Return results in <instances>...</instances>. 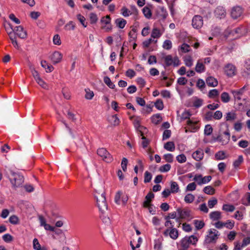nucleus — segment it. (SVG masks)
Listing matches in <instances>:
<instances>
[{"label":"nucleus","mask_w":250,"mask_h":250,"mask_svg":"<svg viewBox=\"0 0 250 250\" xmlns=\"http://www.w3.org/2000/svg\"><path fill=\"white\" fill-rule=\"evenodd\" d=\"M247 32L246 27L243 25H240L234 29H231L229 27L224 32L223 36L226 39L229 38L230 40H233L245 35Z\"/></svg>","instance_id":"nucleus-1"},{"label":"nucleus","mask_w":250,"mask_h":250,"mask_svg":"<svg viewBox=\"0 0 250 250\" xmlns=\"http://www.w3.org/2000/svg\"><path fill=\"white\" fill-rule=\"evenodd\" d=\"M95 197L97 201V205L99 210L104 213L107 209V204L105 199V192L103 189H100L96 191Z\"/></svg>","instance_id":"nucleus-2"},{"label":"nucleus","mask_w":250,"mask_h":250,"mask_svg":"<svg viewBox=\"0 0 250 250\" xmlns=\"http://www.w3.org/2000/svg\"><path fill=\"white\" fill-rule=\"evenodd\" d=\"M8 175L9 179L14 188H17L22 185L24 182V178L12 170H9Z\"/></svg>","instance_id":"nucleus-3"},{"label":"nucleus","mask_w":250,"mask_h":250,"mask_svg":"<svg viewBox=\"0 0 250 250\" xmlns=\"http://www.w3.org/2000/svg\"><path fill=\"white\" fill-rule=\"evenodd\" d=\"M31 72L37 83L42 88L47 89L48 88V84L40 77L38 72L35 69H33Z\"/></svg>","instance_id":"nucleus-4"},{"label":"nucleus","mask_w":250,"mask_h":250,"mask_svg":"<svg viewBox=\"0 0 250 250\" xmlns=\"http://www.w3.org/2000/svg\"><path fill=\"white\" fill-rule=\"evenodd\" d=\"M97 154L102 158L103 160L109 163L113 161V158L111 154L104 148H100L97 150Z\"/></svg>","instance_id":"nucleus-5"},{"label":"nucleus","mask_w":250,"mask_h":250,"mask_svg":"<svg viewBox=\"0 0 250 250\" xmlns=\"http://www.w3.org/2000/svg\"><path fill=\"white\" fill-rule=\"evenodd\" d=\"M181 119L186 121L188 125H195L198 124L199 121L191 117V114L188 111H185L181 115Z\"/></svg>","instance_id":"nucleus-6"},{"label":"nucleus","mask_w":250,"mask_h":250,"mask_svg":"<svg viewBox=\"0 0 250 250\" xmlns=\"http://www.w3.org/2000/svg\"><path fill=\"white\" fill-rule=\"evenodd\" d=\"M224 72L228 77H232L236 74V68L232 63H228L224 67Z\"/></svg>","instance_id":"nucleus-7"},{"label":"nucleus","mask_w":250,"mask_h":250,"mask_svg":"<svg viewBox=\"0 0 250 250\" xmlns=\"http://www.w3.org/2000/svg\"><path fill=\"white\" fill-rule=\"evenodd\" d=\"M218 231L215 229H210L205 240V242L209 244L215 241L218 239Z\"/></svg>","instance_id":"nucleus-8"},{"label":"nucleus","mask_w":250,"mask_h":250,"mask_svg":"<svg viewBox=\"0 0 250 250\" xmlns=\"http://www.w3.org/2000/svg\"><path fill=\"white\" fill-rule=\"evenodd\" d=\"M164 60L167 66H178L180 64V61L177 57L173 58L171 55H167L164 58Z\"/></svg>","instance_id":"nucleus-9"},{"label":"nucleus","mask_w":250,"mask_h":250,"mask_svg":"<svg viewBox=\"0 0 250 250\" xmlns=\"http://www.w3.org/2000/svg\"><path fill=\"white\" fill-rule=\"evenodd\" d=\"M203 25V18L201 16L195 15L193 17L192 21V25L195 29H199Z\"/></svg>","instance_id":"nucleus-10"},{"label":"nucleus","mask_w":250,"mask_h":250,"mask_svg":"<svg viewBox=\"0 0 250 250\" xmlns=\"http://www.w3.org/2000/svg\"><path fill=\"white\" fill-rule=\"evenodd\" d=\"M230 139V134L228 131L223 132V134H220L217 137V140L222 142V144H227Z\"/></svg>","instance_id":"nucleus-11"},{"label":"nucleus","mask_w":250,"mask_h":250,"mask_svg":"<svg viewBox=\"0 0 250 250\" xmlns=\"http://www.w3.org/2000/svg\"><path fill=\"white\" fill-rule=\"evenodd\" d=\"M243 10L241 7H234L231 12V16L234 19H236L241 17L243 14Z\"/></svg>","instance_id":"nucleus-12"},{"label":"nucleus","mask_w":250,"mask_h":250,"mask_svg":"<svg viewBox=\"0 0 250 250\" xmlns=\"http://www.w3.org/2000/svg\"><path fill=\"white\" fill-rule=\"evenodd\" d=\"M17 35L21 39H26L27 38V33L21 26H16L14 30Z\"/></svg>","instance_id":"nucleus-13"},{"label":"nucleus","mask_w":250,"mask_h":250,"mask_svg":"<svg viewBox=\"0 0 250 250\" xmlns=\"http://www.w3.org/2000/svg\"><path fill=\"white\" fill-rule=\"evenodd\" d=\"M62 58V54L59 51H55L50 56V59L54 64L60 62Z\"/></svg>","instance_id":"nucleus-14"},{"label":"nucleus","mask_w":250,"mask_h":250,"mask_svg":"<svg viewBox=\"0 0 250 250\" xmlns=\"http://www.w3.org/2000/svg\"><path fill=\"white\" fill-rule=\"evenodd\" d=\"M223 114L221 111L217 110L215 111L214 113L212 112H208L206 114V117L208 119H211L213 118L215 120H219L222 117Z\"/></svg>","instance_id":"nucleus-15"},{"label":"nucleus","mask_w":250,"mask_h":250,"mask_svg":"<svg viewBox=\"0 0 250 250\" xmlns=\"http://www.w3.org/2000/svg\"><path fill=\"white\" fill-rule=\"evenodd\" d=\"M237 118V114L235 111L231 110L224 115V119L227 122H233Z\"/></svg>","instance_id":"nucleus-16"},{"label":"nucleus","mask_w":250,"mask_h":250,"mask_svg":"<svg viewBox=\"0 0 250 250\" xmlns=\"http://www.w3.org/2000/svg\"><path fill=\"white\" fill-rule=\"evenodd\" d=\"M198 178L201 179V181H199L198 182V184L201 185L202 184H205L206 183L209 182L211 179V176H207L203 178L202 175L201 174L196 175L194 178H193V180L195 181H198Z\"/></svg>","instance_id":"nucleus-17"},{"label":"nucleus","mask_w":250,"mask_h":250,"mask_svg":"<svg viewBox=\"0 0 250 250\" xmlns=\"http://www.w3.org/2000/svg\"><path fill=\"white\" fill-rule=\"evenodd\" d=\"M164 30H161L157 27H154L152 30L151 37L153 39L159 38L163 34Z\"/></svg>","instance_id":"nucleus-18"},{"label":"nucleus","mask_w":250,"mask_h":250,"mask_svg":"<svg viewBox=\"0 0 250 250\" xmlns=\"http://www.w3.org/2000/svg\"><path fill=\"white\" fill-rule=\"evenodd\" d=\"M192 157L196 161H199L203 158L204 153L202 149H198L194 152L192 155Z\"/></svg>","instance_id":"nucleus-19"},{"label":"nucleus","mask_w":250,"mask_h":250,"mask_svg":"<svg viewBox=\"0 0 250 250\" xmlns=\"http://www.w3.org/2000/svg\"><path fill=\"white\" fill-rule=\"evenodd\" d=\"M195 70L198 73H202L205 71V66L203 60H199L195 66Z\"/></svg>","instance_id":"nucleus-20"},{"label":"nucleus","mask_w":250,"mask_h":250,"mask_svg":"<svg viewBox=\"0 0 250 250\" xmlns=\"http://www.w3.org/2000/svg\"><path fill=\"white\" fill-rule=\"evenodd\" d=\"M219 94L220 92L217 89H213L210 90L208 92V96L210 99H214L215 100H216L217 99H218Z\"/></svg>","instance_id":"nucleus-21"},{"label":"nucleus","mask_w":250,"mask_h":250,"mask_svg":"<svg viewBox=\"0 0 250 250\" xmlns=\"http://www.w3.org/2000/svg\"><path fill=\"white\" fill-rule=\"evenodd\" d=\"M133 12H131V11L125 7H123L121 10L122 15L125 17H128L134 13L137 12V10L136 8L133 9Z\"/></svg>","instance_id":"nucleus-22"},{"label":"nucleus","mask_w":250,"mask_h":250,"mask_svg":"<svg viewBox=\"0 0 250 250\" xmlns=\"http://www.w3.org/2000/svg\"><path fill=\"white\" fill-rule=\"evenodd\" d=\"M206 83L210 87H215L218 85L217 80L213 77H208Z\"/></svg>","instance_id":"nucleus-23"},{"label":"nucleus","mask_w":250,"mask_h":250,"mask_svg":"<svg viewBox=\"0 0 250 250\" xmlns=\"http://www.w3.org/2000/svg\"><path fill=\"white\" fill-rule=\"evenodd\" d=\"M41 65L43 67L47 73L51 72L54 70V67L51 64L48 63L45 61H41Z\"/></svg>","instance_id":"nucleus-24"},{"label":"nucleus","mask_w":250,"mask_h":250,"mask_svg":"<svg viewBox=\"0 0 250 250\" xmlns=\"http://www.w3.org/2000/svg\"><path fill=\"white\" fill-rule=\"evenodd\" d=\"M151 120L153 124L159 125L162 121V117L160 114H156L151 117Z\"/></svg>","instance_id":"nucleus-25"},{"label":"nucleus","mask_w":250,"mask_h":250,"mask_svg":"<svg viewBox=\"0 0 250 250\" xmlns=\"http://www.w3.org/2000/svg\"><path fill=\"white\" fill-rule=\"evenodd\" d=\"M115 23L116 25L120 28H123L126 24V21L124 19L119 18L116 20Z\"/></svg>","instance_id":"nucleus-26"},{"label":"nucleus","mask_w":250,"mask_h":250,"mask_svg":"<svg viewBox=\"0 0 250 250\" xmlns=\"http://www.w3.org/2000/svg\"><path fill=\"white\" fill-rule=\"evenodd\" d=\"M209 217L213 220H218L221 218V212L218 211H213L210 213Z\"/></svg>","instance_id":"nucleus-27"},{"label":"nucleus","mask_w":250,"mask_h":250,"mask_svg":"<svg viewBox=\"0 0 250 250\" xmlns=\"http://www.w3.org/2000/svg\"><path fill=\"white\" fill-rule=\"evenodd\" d=\"M231 93H232L235 99L240 100L241 96L243 93V89H240L237 90H232Z\"/></svg>","instance_id":"nucleus-28"},{"label":"nucleus","mask_w":250,"mask_h":250,"mask_svg":"<svg viewBox=\"0 0 250 250\" xmlns=\"http://www.w3.org/2000/svg\"><path fill=\"white\" fill-rule=\"evenodd\" d=\"M180 243V248L188 250L190 244L188 243V240L187 239V238L184 237L181 240Z\"/></svg>","instance_id":"nucleus-29"},{"label":"nucleus","mask_w":250,"mask_h":250,"mask_svg":"<svg viewBox=\"0 0 250 250\" xmlns=\"http://www.w3.org/2000/svg\"><path fill=\"white\" fill-rule=\"evenodd\" d=\"M221 99L222 102L227 103L229 102L230 97L227 92H224L221 95Z\"/></svg>","instance_id":"nucleus-30"},{"label":"nucleus","mask_w":250,"mask_h":250,"mask_svg":"<svg viewBox=\"0 0 250 250\" xmlns=\"http://www.w3.org/2000/svg\"><path fill=\"white\" fill-rule=\"evenodd\" d=\"M143 13L145 17L147 19H150L152 16V13L150 9L146 6H145L143 9Z\"/></svg>","instance_id":"nucleus-31"},{"label":"nucleus","mask_w":250,"mask_h":250,"mask_svg":"<svg viewBox=\"0 0 250 250\" xmlns=\"http://www.w3.org/2000/svg\"><path fill=\"white\" fill-rule=\"evenodd\" d=\"M164 148L170 151H173L175 149V145L173 142H168L164 145Z\"/></svg>","instance_id":"nucleus-32"},{"label":"nucleus","mask_w":250,"mask_h":250,"mask_svg":"<svg viewBox=\"0 0 250 250\" xmlns=\"http://www.w3.org/2000/svg\"><path fill=\"white\" fill-rule=\"evenodd\" d=\"M216 15L218 16L220 18H222L225 16L226 12L222 7H218L215 11Z\"/></svg>","instance_id":"nucleus-33"},{"label":"nucleus","mask_w":250,"mask_h":250,"mask_svg":"<svg viewBox=\"0 0 250 250\" xmlns=\"http://www.w3.org/2000/svg\"><path fill=\"white\" fill-rule=\"evenodd\" d=\"M186 66L191 67L193 65V60L190 56H186L184 59Z\"/></svg>","instance_id":"nucleus-34"},{"label":"nucleus","mask_w":250,"mask_h":250,"mask_svg":"<svg viewBox=\"0 0 250 250\" xmlns=\"http://www.w3.org/2000/svg\"><path fill=\"white\" fill-rule=\"evenodd\" d=\"M77 18L84 27H87V22H86V20L84 16L79 14L77 15Z\"/></svg>","instance_id":"nucleus-35"},{"label":"nucleus","mask_w":250,"mask_h":250,"mask_svg":"<svg viewBox=\"0 0 250 250\" xmlns=\"http://www.w3.org/2000/svg\"><path fill=\"white\" fill-rule=\"evenodd\" d=\"M85 98L87 100H91L94 97V92L89 88L85 89Z\"/></svg>","instance_id":"nucleus-36"},{"label":"nucleus","mask_w":250,"mask_h":250,"mask_svg":"<svg viewBox=\"0 0 250 250\" xmlns=\"http://www.w3.org/2000/svg\"><path fill=\"white\" fill-rule=\"evenodd\" d=\"M9 222L13 225H17L19 224L20 220L18 217L15 215H13L9 217Z\"/></svg>","instance_id":"nucleus-37"},{"label":"nucleus","mask_w":250,"mask_h":250,"mask_svg":"<svg viewBox=\"0 0 250 250\" xmlns=\"http://www.w3.org/2000/svg\"><path fill=\"white\" fill-rule=\"evenodd\" d=\"M104 83L110 88L113 89L115 87L114 84L111 82L110 79L106 76L104 78Z\"/></svg>","instance_id":"nucleus-38"},{"label":"nucleus","mask_w":250,"mask_h":250,"mask_svg":"<svg viewBox=\"0 0 250 250\" xmlns=\"http://www.w3.org/2000/svg\"><path fill=\"white\" fill-rule=\"evenodd\" d=\"M136 130L140 133L142 137L148 132L147 129L145 126H137Z\"/></svg>","instance_id":"nucleus-39"},{"label":"nucleus","mask_w":250,"mask_h":250,"mask_svg":"<svg viewBox=\"0 0 250 250\" xmlns=\"http://www.w3.org/2000/svg\"><path fill=\"white\" fill-rule=\"evenodd\" d=\"M89 20H90V22L91 24L96 23L98 20V18L97 17V15L95 13H90Z\"/></svg>","instance_id":"nucleus-40"},{"label":"nucleus","mask_w":250,"mask_h":250,"mask_svg":"<svg viewBox=\"0 0 250 250\" xmlns=\"http://www.w3.org/2000/svg\"><path fill=\"white\" fill-rule=\"evenodd\" d=\"M169 236L173 239H177L178 236V230L175 228H172L169 231Z\"/></svg>","instance_id":"nucleus-41"},{"label":"nucleus","mask_w":250,"mask_h":250,"mask_svg":"<svg viewBox=\"0 0 250 250\" xmlns=\"http://www.w3.org/2000/svg\"><path fill=\"white\" fill-rule=\"evenodd\" d=\"M155 107L159 110H162L164 108V104L162 100L158 99L154 104Z\"/></svg>","instance_id":"nucleus-42"},{"label":"nucleus","mask_w":250,"mask_h":250,"mask_svg":"<svg viewBox=\"0 0 250 250\" xmlns=\"http://www.w3.org/2000/svg\"><path fill=\"white\" fill-rule=\"evenodd\" d=\"M194 224L197 229H202L205 226L204 222L203 221L201 220L199 221L195 220L194 221Z\"/></svg>","instance_id":"nucleus-43"},{"label":"nucleus","mask_w":250,"mask_h":250,"mask_svg":"<svg viewBox=\"0 0 250 250\" xmlns=\"http://www.w3.org/2000/svg\"><path fill=\"white\" fill-rule=\"evenodd\" d=\"M156 42L157 40L155 41L152 39V38L151 37L150 38L145 41L143 42V45L144 47L147 48L152 43H156Z\"/></svg>","instance_id":"nucleus-44"},{"label":"nucleus","mask_w":250,"mask_h":250,"mask_svg":"<svg viewBox=\"0 0 250 250\" xmlns=\"http://www.w3.org/2000/svg\"><path fill=\"white\" fill-rule=\"evenodd\" d=\"M203 190L204 192L207 194L212 195L215 193L214 189L211 186L206 187L204 188Z\"/></svg>","instance_id":"nucleus-45"},{"label":"nucleus","mask_w":250,"mask_h":250,"mask_svg":"<svg viewBox=\"0 0 250 250\" xmlns=\"http://www.w3.org/2000/svg\"><path fill=\"white\" fill-rule=\"evenodd\" d=\"M222 208L226 211L232 212L234 210L235 207L232 205L225 204L223 205Z\"/></svg>","instance_id":"nucleus-46"},{"label":"nucleus","mask_w":250,"mask_h":250,"mask_svg":"<svg viewBox=\"0 0 250 250\" xmlns=\"http://www.w3.org/2000/svg\"><path fill=\"white\" fill-rule=\"evenodd\" d=\"M180 50L183 53H187L190 50V47L186 43H183L180 46Z\"/></svg>","instance_id":"nucleus-47"},{"label":"nucleus","mask_w":250,"mask_h":250,"mask_svg":"<svg viewBox=\"0 0 250 250\" xmlns=\"http://www.w3.org/2000/svg\"><path fill=\"white\" fill-rule=\"evenodd\" d=\"M185 132H196L198 129V126H186L185 127Z\"/></svg>","instance_id":"nucleus-48"},{"label":"nucleus","mask_w":250,"mask_h":250,"mask_svg":"<svg viewBox=\"0 0 250 250\" xmlns=\"http://www.w3.org/2000/svg\"><path fill=\"white\" fill-rule=\"evenodd\" d=\"M101 21L103 24H111V18L109 15H106V16L102 18Z\"/></svg>","instance_id":"nucleus-49"},{"label":"nucleus","mask_w":250,"mask_h":250,"mask_svg":"<svg viewBox=\"0 0 250 250\" xmlns=\"http://www.w3.org/2000/svg\"><path fill=\"white\" fill-rule=\"evenodd\" d=\"M179 191V186L175 182L171 183V191L172 193L178 192Z\"/></svg>","instance_id":"nucleus-50"},{"label":"nucleus","mask_w":250,"mask_h":250,"mask_svg":"<svg viewBox=\"0 0 250 250\" xmlns=\"http://www.w3.org/2000/svg\"><path fill=\"white\" fill-rule=\"evenodd\" d=\"M195 199V197L192 194L189 193L185 197V201L186 203H192Z\"/></svg>","instance_id":"nucleus-51"},{"label":"nucleus","mask_w":250,"mask_h":250,"mask_svg":"<svg viewBox=\"0 0 250 250\" xmlns=\"http://www.w3.org/2000/svg\"><path fill=\"white\" fill-rule=\"evenodd\" d=\"M188 240L189 244L195 245L198 241L197 238L194 235H191L189 237H185Z\"/></svg>","instance_id":"nucleus-52"},{"label":"nucleus","mask_w":250,"mask_h":250,"mask_svg":"<svg viewBox=\"0 0 250 250\" xmlns=\"http://www.w3.org/2000/svg\"><path fill=\"white\" fill-rule=\"evenodd\" d=\"M163 47L167 50H169L172 48V42L170 40H166L163 44Z\"/></svg>","instance_id":"nucleus-53"},{"label":"nucleus","mask_w":250,"mask_h":250,"mask_svg":"<svg viewBox=\"0 0 250 250\" xmlns=\"http://www.w3.org/2000/svg\"><path fill=\"white\" fill-rule=\"evenodd\" d=\"M152 178V174L148 171H146L145 173L144 182L145 183H149Z\"/></svg>","instance_id":"nucleus-54"},{"label":"nucleus","mask_w":250,"mask_h":250,"mask_svg":"<svg viewBox=\"0 0 250 250\" xmlns=\"http://www.w3.org/2000/svg\"><path fill=\"white\" fill-rule=\"evenodd\" d=\"M53 42L54 44L60 45L61 44V40L60 36L58 34H56L54 35Z\"/></svg>","instance_id":"nucleus-55"},{"label":"nucleus","mask_w":250,"mask_h":250,"mask_svg":"<svg viewBox=\"0 0 250 250\" xmlns=\"http://www.w3.org/2000/svg\"><path fill=\"white\" fill-rule=\"evenodd\" d=\"M215 157L217 160H223L225 158V153L224 151H220L215 154Z\"/></svg>","instance_id":"nucleus-56"},{"label":"nucleus","mask_w":250,"mask_h":250,"mask_svg":"<svg viewBox=\"0 0 250 250\" xmlns=\"http://www.w3.org/2000/svg\"><path fill=\"white\" fill-rule=\"evenodd\" d=\"M150 30V28L148 26L144 27L142 30V35L144 37L147 36L149 34Z\"/></svg>","instance_id":"nucleus-57"},{"label":"nucleus","mask_w":250,"mask_h":250,"mask_svg":"<svg viewBox=\"0 0 250 250\" xmlns=\"http://www.w3.org/2000/svg\"><path fill=\"white\" fill-rule=\"evenodd\" d=\"M171 166L169 164H166L161 166L159 168V170L161 172H167L170 169Z\"/></svg>","instance_id":"nucleus-58"},{"label":"nucleus","mask_w":250,"mask_h":250,"mask_svg":"<svg viewBox=\"0 0 250 250\" xmlns=\"http://www.w3.org/2000/svg\"><path fill=\"white\" fill-rule=\"evenodd\" d=\"M203 102V100L200 99H196L194 101L193 104V106L195 107H199L202 105Z\"/></svg>","instance_id":"nucleus-59"},{"label":"nucleus","mask_w":250,"mask_h":250,"mask_svg":"<svg viewBox=\"0 0 250 250\" xmlns=\"http://www.w3.org/2000/svg\"><path fill=\"white\" fill-rule=\"evenodd\" d=\"M135 72L133 69H128L125 73V75L127 77H129L130 78L134 77L135 76Z\"/></svg>","instance_id":"nucleus-60"},{"label":"nucleus","mask_w":250,"mask_h":250,"mask_svg":"<svg viewBox=\"0 0 250 250\" xmlns=\"http://www.w3.org/2000/svg\"><path fill=\"white\" fill-rule=\"evenodd\" d=\"M128 160L126 158H123L121 163V167L124 171L126 170Z\"/></svg>","instance_id":"nucleus-61"},{"label":"nucleus","mask_w":250,"mask_h":250,"mask_svg":"<svg viewBox=\"0 0 250 250\" xmlns=\"http://www.w3.org/2000/svg\"><path fill=\"white\" fill-rule=\"evenodd\" d=\"M242 156H239L238 159L234 162L233 166L235 167H238L243 162Z\"/></svg>","instance_id":"nucleus-62"},{"label":"nucleus","mask_w":250,"mask_h":250,"mask_svg":"<svg viewBox=\"0 0 250 250\" xmlns=\"http://www.w3.org/2000/svg\"><path fill=\"white\" fill-rule=\"evenodd\" d=\"M176 159L178 161V162L180 163L185 162L187 160L186 156L183 154L177 156L176 157Z\"/></svg>","instance_id":"nucleus-63"},{"label":"nucleus","mask_w":250,"mask_h":250,"mask_svg":"<svg viewBox=\"0 0 250 250\" xmlns=\"http://www.w3.org/2000/svg\"><path fill=\"white\" fill-rule=\"evenodd\" d=\"M2 239L5 242H10L13 240V237L9 234H5L3 235Z\"/></svg>","instance_id":"nucleus-64"}]
</instances>
